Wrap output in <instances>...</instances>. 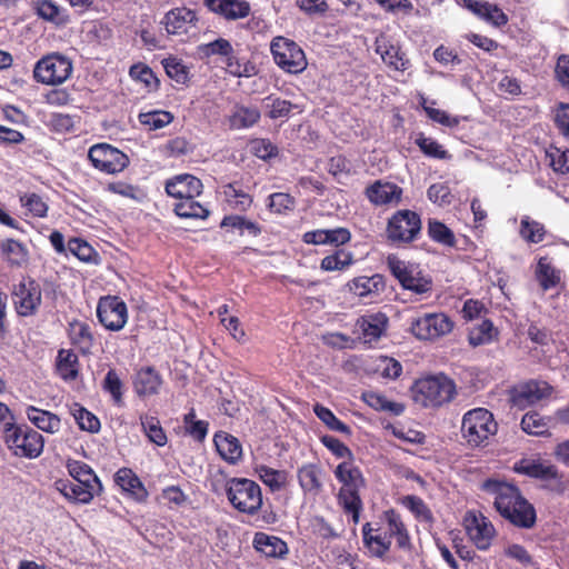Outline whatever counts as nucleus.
Listing matches in <instances>:
<instances>
[{
    "mask_svg": "<svg viewBox=\"0 0 569 569\" xmlns=\"http://www.w3.org/2000/svg\"><path fill=\"white\" fill-rule=\"evenodd\" d=\"M129 76L132 79L142 82L150 91L159 88L160 82L158 78L152 69L144 63L139 62L132 64L129 69Z\"/></svg>",
    "mask_w": 569,
    "mask_h": 569,
    "instance_id": "58",
    "label": "nucleus"
},
{
    "mask_svg": "<svg viewBox=\"0 0 569 569\" xmlns=\"http://www.w3.org/2000/svg\"><path fill=\"white\" fill-rule=\"evenodd\" d=\"M415 143L426 157L439 160H447L451 158V154L442 144L432 138L426 137L423 132H419L417 134Z\"/></svg>",
    "mask_w": 569,
    "mask_h": 569,
    "instance_id": "49",
    "label": "nucleus"
},
{
    "mask_svg": "<svg viewBox=\"0 0 569 569\" xmlns=\"http://www.w3.org/2000/svg\"><path fill=\"white\" fill-rule=\"evenodd\" d=\"M26 413L27 418L33 426L47 433H56L61 428L60 418L48 410L29 406L26 409Z\"/></svg>",
    "mask_w": 569,
    "mask_h": 569,
    "instance_id": "36",
    "label": "nucleus"
},
{
    "mask_svg": "<svg viewBox=\"0 0 569 569\" xmlns=\"http://www.w3.org/2000/svg\"><path fill=\"white\" fill-rule=\"evenodd\" d=\"M482 488L493 496V505L501 517L518 528L530 529L536 525L535 507L510 483L487 479Z\"/></svg>",
    "mask_w": 569,
    "mask_h": 569,
    "instance_id": "2",
    "label": "nucleus"
},
{
    "mask_svg": "<svg viewBox=\"0 0 569 569\" xmlns=\"http://www.w3.org/2000/svg\"><path fill=\"white\" fill-rule=\"evenodd\" d=\"M213 442L220 457L227 462L234 465L241 459L242 447L234 436L219 431L214 435Z\"/></svg>",
    "mask_w": 569,
    "mask_h": 569,
    "instance_id": "35",
    "label": "nucleus"
},
{
    "mask_svg": "<svg viewBox=\"0 0 569 569\" xmlns=\"http://www.w3.org/2000/svg\"><path fill=\"white\" fill-rule=\"evenodd\" d=\"M0 254L11 268H21L29 261V250L27 246L12 238L0 241Z\"/></svg>",
    "mask_w": 569,
    "mask_h": 569,
    "instance_id": "32",
    "label": "nucleus"
},
{
    "mask_svg": "<svg viewBox=\"0 0 569 569\" xmlns=\"http://www.w3.org/2000/svg\"><path fill=\"white\" fill-rule=\"evenodd\" d=\"M162 66L167 76L179 84H184L189 80V69L182 61L176 57H169L162 60Z\"/></svg>",
    "mask_w": 569,
    "mask_h": 569,
    "instance_id": "60",
    "label": "nucleus"
},
{
    "mask_svg": "<svg viewBox=\"0 0 569 569\" xmlns=\"http://www.w3.org/2000/svg\"><path fill=\"white\" fill-rule=\"evenodd\" d=\"M3 441L17 457L34 459L38 458L44 447V439L41 433L27 425L10 423L3 430Z\"/></svg>",
    "mask_w": 569,
    "mask_h": 569,
    "instance_id": "7",
    "label": "nucleus"
},
{
    "mask_svg": "<svg viewBox=\"0 0 569 569\" xmlns=\"http://www.w3.org/2000/svg\"><path fill=\"white\" fill-rule=\"evenodd\" d=\"M497 336L492 321L486 319L469 331L468 341L472 347H478L490 343Z\"/></svg>",
    "mask_w": 569,
    "mask_h": 569,
    "instance_id": "50",
    "label": "nucleus"
},
{
    "mask_svg": "<svg viewBox=\"0 0 569 569\" xmlns=\"http://www.w3.org/2000/svg\"><path fill=\"white\" fill-rule=\"evenodd\" d=\"M164 189L169 197L182 200L199 197L203 191V184L199 178L182 173L169 179Z\"/></svg>",
    "mask_w": 569,
    "mask_h": 569,
    "instance_id": "21",
    "label": "nucleus"
},
{
    "mask_svg": "<svg viewBox=\"0 0 569 569\" xmlns=\"http://www.w3.org/2000/svg\"><path fill=\"white\" fill-rule=\"evenodd\" d=\"M227 497L234 509L247 515H256L262 506L260 486L247 478H232L228 482Z\"/></svg>",
    "mask_w": 569,
    "mask_h": 569,
    "instance_id": "10",
    "label": "nucleus"
},
{
    "mask_svg": "<svg viewBox=\"0 0 569 569\" xmlns=\"http://www.w3.org/2000/svg\"><path fill=\"white\" fill-rule=\"evenodd\" d=\"M260 119V111L257 108L240 107L230 118L232 128H249L257 123Z\"/></svg>",
    "mask_w": 569,
    "mask_h": 569,
    "instance_id": "57",
    "label": "nucleus"
},
{
    "mask_svg": "<svg viewBox=\"0 0 569 569\" xmlns=\"http://www.w3.org/2000/svg\"><path fill=\"white\" fill-rule=\"evenodd\" d=\"M57 375L63 381H73L80 375V361L78 355L72 349H59L56 363Z\"/></svg>",
    "mask_w": 569,
    "mask_h": 569,
    "instance_id": "33",
    "label": "nucleus"
},
{
    "mask_svg": "<svg viewBox=\"0 0 569 569\" xmlns=\"http://www.w3.org/2000/svg\"><path fill=\"white\" fill-rule=\"evenodd\" d=\"M513 470L536 479L550 480L557 478V469L555 466L545 465L531 459H521L516 462Z\"/></svg>",
    "mask_w": 569,
    "mask_h": 569,
    "instance_id": "37",
    "label": "nucleus"
},
{
    "mask_svg": "<svg viewBox=\"0 0 569 569\" xmlns=\"http://www.w3.org/2000/svg\"><path fill=\"white\" fill-rule=\"evenodd\" d=\"M41 298L40 284L30 277L23 278L12 291L17 313L22 317L33 316L41 305Z\"/></svg>",
    "mask_w": 569,
    "mask_h": 569,
    "instance_id": "15",
    "label": "nucleus"
},
{
    "mask_svg": "<svg viewBox=\"0 0 569 569\" xmlns=\"http://www.w3.org/2000/svg\"><path fill=\"white\" fill-rule=\"evenodd\" d=\"M365 402L377 411L389 412L393 416H400L405 411V405L389 400L386 396L368 391L362 395Z\"/></svg>",
    "mask_w": 569,
    "mask_h": 569,
    "instance_id": "39",
    "label": "nucleus"
},
{
    "mask_svg": "<svg viewBox=\"0 0 569 569\" xmlns=\"http://www.w3.org/2000/svg\"><path fill=\"white\" fill-rule=\"evenodd\" d=\"M463 526L469 539L479 550H488L496 536L491 521L482 513L468 511L463 518Z\"/></svg>",
    "mask_w": 569,
    "mask_h": 569,
    "instance_id": "17",
    "label": "nucleus"
},
{
    "mask_svg": "<svg viewBox=\"0 0 569 569\" xmlns=\"http://www.w3.org/2000/svg\"><path fill=\"white\" fill-rule=\"evenodd\" d=\"M71 413L81 430L96 433L100 430L101 423L98 417L79 403H73Z\"/></svg>",
    "mask_w": 569,
    "mask_h": 569,
    "instance_id": "53",
    "label": "nucleus"
},
{
    "mask_svg": "<svg viewBox=\"0 0 569 569\" xmlns=\"http://www.w3.org/2000/svg\"><path fill=\"white\" fill-rule=\"evenodd\" d=\"M99 322L110 331L121 330L128 321V308L118 296L101 297L97 306Z\"/></svg>",
    "mask_w": 569,
    "mask_h": 569,
    "instance_id": "14",
    "label": "nucleus"
},
{
    "mask_svg": "<svg viewBox=\"0 0 569 569\" xmlns=\"http://www.w3.org/2000/svg\"><path fill=\"white\" fill-rule=\"evenodd\" d=\"M67 468L72 480L102 487V483L96 472L86 462L72 460L68 462Z\"/></svg>",
    "mask_w": 569,
    "mask_h": 569,
    "instance_id": "48",
    "label": "nucleus"
},
{
    "mask_svg": "<svg viewBox=\"0 0 569 569\" xmlns=\"http://www.w3.org/2000/svg\"><path fill=\"white\" fill-rule=\"evenodd\" d=\"M264 101L266 107L268 108L267 116L272 120L288 118L292 110L299 109L298 104H295L289 100L281 99L273 94L266 97Z\"/></svg>",
    "mask_w": 569,
    "mask_h": 569,
    "instance_id": "52",
    "label": "nucleus"
},
{
    "mask_svg": "<svg viewBox=\"0 0 569 569\" xmlns=\"http://www.w3.org/2000/svg\"><path fill=\"white\" fill-rule=\"evenodd\" d=\"M402 188L393 182L376 180L365 190L367 199L375 206L398 204L402 200Z\"/></svg>",
    "mask_w": 569,
    "mask_h": 569,
    "instance_id": "23",
    "label": "nucleus"
},
{
    "mask_svg": "<svg viewBox=\"0 0 569 569\" xmlns=\"http://www.w3.org/2000/svg\"><path fill=\"white\" fill-rule=\"evenodd\" d=\"M552 392L553 388L547 381L530 380L516 389L511 399L516 407L523 409L550 397Z\"/></svg>",
    "mask_w": 569,
    "mask_h": 569,
    "instance_id": "19",
    "label": "nucleus"
},
{
    "mask_svg": "<svg viewBox=\"0 0 569 569\" xmlns=\"http://www.w3.org/2000/svg\"><path fill=\"white\" fill-rule=\"evenodd\" d=\"M198 13L196 10L187 7H176L170 9L160 21L168 36H188L191 31L198 29Z\"/></svg>",
    "mask_w": 569,
    "mask_h": 569,
    "instance_id": "18",
    "label": "nucleus"
},
{
    "mask_svg": "<svg viewBox=\"0 0 569 569\" xmlns=\"http://www.w3.org/2000/svg\"><path fill=\"white\" fill-rule=\"evenodd\" d=\"M546 156L550 161V167L558 174L569 173V149H561L556 146H550Z\"/></svg>",
    "mask_w": 569,
    "mask_h": 569,
    "instance_id": "56",
    "label": "nucleus"
},
{
    "mask_svg": "<svg viewBox=\"0 0 569 569\" xmlns=\"http://www.w3.org/2000/svg\"><path fill=\"white\" fill-rule=\"evenodd\" d=\"M140 422L146 437L150 442L158 447H163L168 442V437L161 427L160 420L157 417L142 415Z\"/></svg>",
    "mask_w": 569,
    "mask_h": 569,
    "instance_id": "45",
    "label": "nucleus"
},
{
    "mask_svg": "<svg viewBox=\"0 0 569 569\" xmlns=\"http://www.w3.org/2000/svg\"><path fill=\"white\" fill-rule=\"evenodd\" d=\"M387 267L401 287L416 295L422 296L432 291V279L423 273L418 264L406 262L396 254L387 257Z\"/></svg>",
    "mask_w": 569,
    "mask_h": 569,
    "instance_id": "8",
    "label": "nucleus"
},
{
    "mask_svg": "<svg viewBox=\"0 0 569 569\" xmlns=\"http://www.w3.org/2000/svg\"><path fill=\"white\" fill-rule=\"evenodd\" d=\"M313 412L330 430L350 436L351 428L336 417V415L327 407L316 403Z\"/></svg>",
    "mask_w": 569,
    "mask_h": 569,
    "instance_id": "55",
    "label": "nucleus"
},
{
    "mask_svg": "<svg viewBox=\"0 0 569 569\" xmlns=\"http://www.w3.org/2000/svg\"><path fill=\"white\" fill-rule=\"evenodd\" d=\"M336 479L341 483L337 499L346 515L351 516V521L357 525L363 503L360 489L366 487V480L359 467L352 460L342 461L333 471Z\"/></svg>",
    "mask_w": 569,
    "mask_h": 569,
    "instance_id": "3",
    "label": "nucleus"
},
{
    "mask_svg": "<svg viewBox=\"0 0 569 569\" xmlns=\"http://www.w3.org/2000/svg\"><path fill=\"white\" fill-rule=\"evenodd\" d=\"M102 389L111 395L116 405L122 403L123 383L114 369H110L107 372L102 382Z\"/></svg>",
    "mask_w": 569,
    "mask_h": 569,
    "instance_id": "62",
    "label": "nucleus"
},
{
    "mask_svg": "<svg viewBox=\"0 0 569 569\" xmlns=\"http://www.w3.org/2000/svg\"><path fill=\"white\" fill-rule=\"evenodd\" d=\"M21 204L37 218H44L48 213V204L41 196L34 192L24 193L20 197Z\"/></svg>",
    "mask_w": 569,
    "mask_h": 569,
    "instance_id": "63",
    "label": "nucleus"
},
{
    "mask_svg": "<svg viewBox=\"0 0 569 569\" xmlns=\"http://www.w3.org/2000/svg\"><path fill=\"white\" fill-rule=\"evenodd\" d=\"M138 119L139 122L147 127L149 130H158L170 124L174 117L170 111L151 110L147 112H140Z\"/></svg>",
    "mask_w": 569,
    "mask_h": 569,
    "instance_id": "54",
    "label": "nucleus"
},
{
    "mask_svg": "<svg viewBox=\"0 0 569 569\" xmlns=\"http://www.w3.org/2000/svg\"><path fill=\"white\" fill-rule=\"evenodd\" d=\"M37 14L43 20L64 26L69 22V16L53 0H39L37 2Z\"/></svg>",
    "mask_w": 569,
    "mask_h": 569,
    "instance_id": "43",
    "label": "nucleus"
},
{
    "mask_svg": "<svg viewBox=\"0 0 569 569\" xmlns=\"http://www.w3.org/2000/svg\"><path fill=\"white\" fill-rule=\"evenodd\" d=\"M73 63L70 58L59 52H51L38 60L33 68V78L46 86L64 83L72 74Z\"/></svg>",
    "mask_w": 569,
    "mask_h": 569,
    "instance_id": "9",
    "label": "nucleus"
},
{
    "mask_svg": "<svg viewBox=\"0 0 569 569\" xmlns=\"http://www.w3.org/2000/svg\"><path fill=\"white\" fill-rule=\"evenodd\" d=\"M206 8L228 21L247 18L251 12L247 0H203Z\"/></svg>",
    "mask_w": 569,
    "mask_h": 569,
    "instance_id": "25",
    "label": "nucleus"
},
{
    "mask_svg": "<svg viewBox=\"0 0 569 569\" xmlns=\"http://www.w3.org/2000/svg\"><path fill=\"white\" fill-rule=\"evenodd\" d=\"M546 233V228L541 222L531 220L528 216L522 217L519 234L525 241L529 243H539L543 241Z\"/></svg>",
    "mask_w": 569,
    "mask_h": 569,
    "instance_id": "51",
    "label": "nucleus"
},
{
    "mask_svg": "<svg viewBox=\"0 0 569 569\" xmlns=\"http://www.w3.org/2000/svg\"><path fill=\"white\" fill-rule=\"evenodd\" d=\"M252 545L258 552L269 558H284L289 551L286 541L264 532H256Z\"/></svg>",
    "mask_w": 569,
    "mask_h": 569,
    "instance_id": "34",
    "label": "nucleus"
},
{
    "mask_svg": "<svg viewBox=\"0 0 569 569\" xmlns=\"http://www.w3.org/2000/svg\"><path fill=\"white\" fill-rule=\"evenodd\" d=\"M260 480L270 489L271 492H277L286 488L288 483V471L273 469L268 466H260L258 468Z\"/></svg>",
    "mask_w": 569,
    "mask_h": 569,
    "instance_id": "46",
    "label": "nucleus"
},
{
    "mask_svg": "<svg viewBox=\"0 0 569 569\" xmlns=\"http://www.w3.org/2000/svg\"><path fill=\"white\" fill-rule=\"evenodd\" d=\"M553 122L558 131L569 140V103L559 102L553 111Z\"/></svg>",
    "mask_w": 569,
    "mask_h": 569,
    "instance_id": "64",
    "label": "nucleus"
},
{
    "mask_svg": "<svg viewBox=\"0 0 569 569\" xmlns=\"http://www.w3.org/2000/svg\"><path fill=\"white\" fill-rule=\"evenodd\" d=\"M552 420L555 419L543 417L537 411H529L521 419V428L528 435L542 436L548 433Z\"/></svg>",
    "mask_w": 569,
    "mask_h": 569,
    "instance_id": "42",
    "label": "nucleus"
},
{
    "mask_svg": "<svg viewBox=\"0 0 569 569\" xmlns=\"http://www.w3.org/2000/svg\"><path fill=\"white\" fill-rule=\"evenodd\" d=\"M353 262L355 259L352 252L338 249L321 259L320 269L326 272L345 271L349 269Z\"/></svg>",
    "mask_w": 569,
    "mask_h": 569,
    "instance_id": "40",
    "label": "nucleus"
},
{
    "mask_svg": "<svg viewBox=\"0 0 569 569\" xmlns=\"http://www.w3.org/2000/svg\"><path fill=\"white\" fill-rule=\"evenodd\" d=\"M421 217L413 210L399 209L387 220L385 237L390 246L405 248L421 236Z\"/></svg>",
    "mask_w": 569,
    "mask_h": 569,
    "instance_id": "5",
    "label": "nucleus"
},
{
    "mask_svg": "<svg viewBox=\"0 0 569 569\" xmlns=\"http://www.w3.org/2000/svg\"><path fill=\"white\" fill-rule=\"evenodd\" d=\"M347 287L355 296L368 298L373 295H380L386 288V282L382 274L375 273L371 277H356L347 283Z\"/></svg>",
    "mask_w": 569,
    "mask_h": 569,
    "instance_id": "30",
    "label": "nucleus"
},
{
    "mask_svg": "<svg viewBox=\"0 0 569 569\" xmlns=\"http://www.w3.org/2000/svg\"><path fill=\"white\" fill-rule=\"evenodd\" d=\"M268 209L277 214H286L296 207V199L286 192H274L268 197Z\"/></svg>",
    "mask_w": 569,
    "mask_h": 569,
    "instance_id": "61",
    "label": "nucleus"
},
{
    "mask_svg": "<svg viewBox=\"0 0 569 569\" xmlns=\"http://www.w3.org/2000/svg\"><path fill=\"white\" fill-rule=\"evenodd\" d=\"M221 194L230 210L247 212L253 204V196L241 188L239 181L222 184Z\"/></svg>",
    "mask_w": 569,
    "mask_h": 569,
    "instance_id": "27",
    "label": "nucleus"
},
{
    "mask_svg": "<svg viewBox=\"0 0 569 569\" xmlns=\"http://www.w3.org/2000/svg\"><path fill=\"white\" fill-rule=\"evenodd\" d=\"M412 400L422 408L439 409L457 395L455 381L445 373L417 379L411 387Z\"/></svg>",
    "mask_w": 569,
    "mask_h": 569,
    "instance_id": "4",
    "label": "nucleus"
},
{
    "mask_svg": "<svg viewBox=\"0 0 569 569\" xmlns=\"http://www.w3.org/2000/svg\"><path fill=\"white\" fill-rule=\"evenodd\" d=\"M220 228L228 232L238 231L240 237L248 234L253 238L261 236L263 231V227L259 222L242 214L224 216L220 222Z\"/></svg>",
    "mask_w": 569,
    "mask_h": 569,
    "instance_id": "31",
    "label": "nucleus"
},
{
    "mask_svg": "<svg viewBox=\"0 0 569 569\" xmlns=\"http://www.w3.org/2000/svg\"><path fill=\"white\" fill-rule=\"evenodd\" d=\"M535 274L543 291L556 288L561 281L560 271L549 262L547 257L538 260Z\"/></svg>",
    "mask_w": 569,
    "mask_h": 569,
    "instance_id": "38",
    "label": "nucleus"
},
{
    "mask_svg": "<svg viewBox=\"0 0 569 569\" xmlns=\"http://www.w3.org/2000/svg\"><path fill=\"white\" fill-rule=\"evenodd\" d=\"M57 490L70 502L90 503L93 498L101 493L103 487L92 486L89 483L78 482L77 480L56 481Z\"/></svg>",
    "mask_w": 569,
    "mask_h": 569,
    "instance_id": "20",
    "label": "nucleus"
},
{
    "mask_svg": "<svg viewBox=\"0 0 569 569\" xmlns=\"http://www.w3.org/2000/svg\"><path fill=\"white\" fill-rule=\"evenodd\" d=\"M276 64L284 72L298 74L306 70L308 62L301 47L284 37H276L270 44Z\"/></svg>",
    "mask_w": 569,
    "mask_h": 569,
    "instance_id": "11",
    "label": "nucleus"
},
{
    "mask_svg": "<svg viewBox=\"0 0 569 569\" xmlns=\"http://www.w3.org/2000/svg\"><path fill=\"white\" fill-rule=\"evenodd\" d=\"M375 51L391 70L405 72L411 66L407 53L392 37L380 33L375 40Z\"/></svg>",
    "mask_w": 569,
    "mask_h": 569,
    "instance_id": "16",
    "label": "nucleus"
},
{
    "mask_svg": "<svg viewBox=\"0 0 569 569\" xmlns=\"http://www.w3.org/2000/svg\"><path fill=\"white\" fill-rule=\"evenodd\" d=\"M114 482L120 487L122 493L137 502H146L148 499V490L137 476V473L127 467L120 468L114 473Z\"/></svg>",
    "mask_w": 569,
    "mask_h": 569,
    "instance_id": "24",
    "label": "nucleus"
},
{
    "mask_svg": "<svg viewBox=\"0 0 569 569\" xmlns=\"http://www.w3.org/2000/svg\"><path fill=\"white\" fill-rule=\"evenodd\" d=\"M497 431L498 423L492 412L486 408L471 409L462 417L461 435L471 448L488 446Z\"/></svg>",
    "mask_w": 569,
    "mask_h": 569,
    "instance_id": "6",
    "label": "nucleus"
},
{
    "mask_svg": "<svg viewBox=\"0 0 569 569\" xmlns=\"http://www.w3.org/2000/svg\"><path fill=\"white\" fill-rule=\"evenodd\" d=\"M174 213L183 219H207L210 214L208 208L196 198L179 200L173 208Z\"/></svg>",
    "mask_w": 569,
    "mask_h": 569,
    "instance_id": "41",
    "label": "nucleus"
},
{
    "mask_svg": "<svg viewBox=\"0 0 569 569\" xmlns=\"http://www.w3.org/2000/svg\"><path fill=\"white\" fill-rule=\"evenodd\" d=\"M297 478L303 493L317 496L322 491V469L318 463L299 467Z\"/></svg>",
    "mask_w": 569,
    "mask_h": 569,
    "instance_id": "29",
    "label": "nucleus"
},
{
    "mask_svg": "<svg viewBox=\"0 0 569 569\" xmlns=\"http://www.w3.org/2000/svg\"><path fill=\"white\" fill-rule=\"evenodd\" d=\"M362 542L372 558L385 560L391 550L392 539L397 548L411 552L413 545L401 515L393 508L383 510L378 519L362 526Z\"/></svg>",
    "mask_w": 569,
    "mask_h": 569,
    "instance_id": "1",
    "label": "nucleus"
},
{
    "mask_svg": "<svg viewBox=\"0 0 569 569\" xmlns=\"http://www.w3.org/2000/svg\"><path fill=\"white\" fill-rule=\"evenodd\" d=\"M401 503L413 515L417 521L429 525L433 523L435 518L432 511L422 498L415 495H408L401 499Z\"/></svg>",
    "mask_w": 569,
    "mask_h": 569,
    "instance_id": "44",
    "label": "nucleus"
},
{
    "mask_svg": "<svg viewBox=\"0 0 569 569\" xmlns=\"http://www.w3.org/2000/svg\"><path fill=\"white\" fill-rule=\"evenodd\" d=\"M389 319L383 312H375L361 316L357 326L361 330L365 342H373L386 332Z\"/></svg>",
    "mask_w": 569,
    "mask_h": 569,
    "instance_id": "28",
    "label": "nucleus"
},
{
    "mask_svg": "<svg viewBox=\"0 0 569 569\" xmlns=\"http://www.w3.org/2000/svg\"><path fill=\"white\" fill-rule=\"evenodd\" d=\"M453 321L446 313H425L410 322V332L419 340H436L450 333L453 329Z\"/></svg>",
    "mask_w": 569,
    "mask_h": 569,
    "instance_id": "13",
    "label": "nucleus"
},
{
    "mask_svg": "<svg viewBox=\"0 0 569 569\" xmlns=\"http://www.w3.org/2000/svg\"><path fill=\"white\" fill-rule=\"evenodd\" d=\"M67 332L70 343L77 348L82 356L92 353L96 337L93 328L89 322L73 319L68 323Z\"/></svg>",
    "mask_w": 569,
    "mask_h": 569,
    "instance_id": "22",
    "label": "nucleus"
},
{
    "mask_svg": "<svg viewBox=\"0 0 569 569\" xmlns=\"http://www.w3.org/2000/svg\"><path fill=\"white\" fill-rule=\"evenodd\" d=\"M428 237L442 246L455 247L457 243L455 233L443 222L437 219H429L427 226Z\"/></svg>",
    "mask_w": 569,
    "mask_h": 569,
    "instance_id": "47",
    "label": "nucleus"
},
{
    "mask_svg": "<svg viewBox=\"0 0 569 569\" xmlns=\"http://www.w3.org/2000/svg\"><path fill=\"white\" fill-rule=\"evenodd\" d=\"M88 159L94 169L106 174L120 173L130 163L123 151L106 142L91 146Z\"/></svg>",
    "mask_w": 569,
    "mask_h": 569,
    "instance_id": "12",
    "label": "nucleus"
},
{
    "mask_svg": "<svg viewBox=\"0 0 569 569\" xmlns=\"http://www.w3.org/2000/svg\"><path fill=\"white\" fill-rule=\"evenodd\" d=\"M162 383V376L153 366L138 369L132 381L133 390L140 398L158 395Z\"/></svg>",
    "mask_w": 569,
    "mask_h": 569,
    "instance_id": "26",
    "label": "nucleus"
},
{
    "mask_svg": "<svg viewBox=\"0 0 569 569\" xmlns=\"http://www.w3.org/2000/svg\"><path fill=\"white\" fill-rule=\"evenodd\" d=\"M68 250L83 262H96L98 258V252L93 247L81 238H71L68 241Z\"/></svg>",
    "mask_w": 569,
    "mask_h": 569,
    "instance_id": "59",
    "label": "nucleus"
}]
</instances>
